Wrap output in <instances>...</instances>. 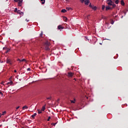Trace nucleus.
<instances>
[{
  "label": "nucleus",
  "mask_w": 128,
  "mask_h": 128,
  "mask_svg": "<svg viewBox=\"0 0 128 128\" xmlns=\"http://www.w3.org/2000/svg\"><path fill=\"white\" fill-rule=\"evenodd\" d=\"M50 44V42H48L46 40L45 42H44V47L45 48L46 50H50L49 46Z\"/></svg>",
  "instance_id": "nucleus-1"
},
{
  "label": "nucleus",
  "mask_w": 128,
  "mask_h": 128,
  "mask_svg": "<svg viewBox=\"0 0 128 128\" xmlns=\"http://www.w3.org/2000/svg\"><path fill=\"white\" fill-rule=\"evenodd\" d=\"M22 0H14V2L18 3V6H22Z\"/></svg>",
  "instance_id": "nucleus-2"
},
{
  "label": "nucleus",
  "mask_w": 128,
  "mask_h": 128,
  "mask_svg": "<svg viewBox=\"0 0 128 128\" xmlns=\"http://www.w3.org/2000/svg\"><path fill=\"white\" fill-rule=\"evenodd\" d=\"M9 81L10 82H8L6 83V86H8L7 88H8L10 86H12V84H14V82H12V77H10L9 78Z\"/></svg>",
  "instance_id": "nucleus-3"
},
{
  "label": "nucleus",
  "mask_w": 128,
  "mask_h": 128,
  "mask_svg": "<svg viewBox=\"0 0 128 128\" xmlns=\"http://www.w3.org/2000/svg\"><path fill=\"white\" fill-rule=\"evenodd\" d=\"M6 64H10V66H12V61L10 59L7 58V60H6Z\"/></svg>",
  "instance_id": "nucleus-4"
},
{
  "label": "nucleus",
  "mask_w": 128,
  "mask_h": 128,
  "mask_svg": "<svg viewBox=\"0 0 128 128\" xmlns=\"http://www.w3.org/2000/svg\"><path fill=\"white\" fill-rule=\"evenodd\" d=\"M74 74L72 72H69L68 73V78H72L74 76Z\"/></svg>",
  "instance_id": "nucleus-5"
},
{
  "label": "nucleus",
  "mask_w": 128,
  "mask_h": 128,
  "mask_svg": "<svg viewBox=\"0 0 128 128\" xmlns=\"http://www.w3.org/2000/svg\"><path fill=\"white\" fill-rule=\"evenodd\" d=\"M107 4L108 6H112V0H108Z\"/></svg>",
  "instance_id": "nucleus-6"
},
{
  "label": "nucleus",
  "mask_w": 128,
  "mask_h": 128,
  "mask_svg": "<svg viewBox=\"0 0 128 128\" xmlns=\"http://www.w3.org/2000/svg\"><path fill=\"white\" fill-rule=\"evenodd\" d=\"M64 26H63L62 25H59L58 26V30H64Z\"/></svg>",
  "instance_id": "nucleus-7"
},
{
  "label": "nucleus",
  "mask_w": 128,
  "mask_h": 128,
  "mask_svg": "<svg viewBox=\"0 0 128 128\" xmlns=\"http://www.w3.org/2000/svg\"><path fill=\"white\" fill-rule=\"evenodd\" d=\"M17 62H26V59L20 60V58H18Z\"/></svg>",
  "instance_id": "nucleus-8"
},
{
  "label": "nucleus",
  "mask_w": 128,
  "mask_h": 128,
  "mask_svg": "<svg viewBox=\"0 0 128 128\" xmlns=\"http://www.w3.org/2000/svg\"><path fill=\"white\" fill-rule=\"evenodd\" d=\"M17 14H18L24 16V12H21L20 10H18L17 11Z\"/></svg>",
  "instance_id": "nucleus-9"
},
{
  "label": "nucleus",
  "mask_w": 128,
  "mask_h": 128,
  "mask_svg": "<svg viewBox=\"0 0 128 128\" xmlns=\"http://www.w3.org/2000/svg\"><path fill=\"white\" fill-rule=\"evenodd\" d=\"M84 4L86 6H88V4H90V0H86L84 1Z\"/></svg>",
  "instance_id": "nucleus-10"
},
{
  "label": "nucleus",
  "mask_w": 128,
  "mask_h": 128,
  "mask_svg": "<svg viewBox=\"0 0 128 128\" xmlns=\"http://www.w3.org/2000/svg\"><path fill=\"white\" fill-rule=\"evenodd\" d=\"M63 20H64V22H66V20H68V18L66 16L63 17Z\"/></svg>",
  "instance_id": "nucleus-11"
},
{
  "label": "nucleus",
  "mask_w": 128,
  "mask_h": 128,
  "mask_svg": "<svg viewBox=\"0 0 128 128\" xmlns=\"http://www.w3.org/2000/svg\"><path fill=\"white\" fill-rule=\"evenodd\" d=\"M28 107L27 106H24L22 107V110H28Z\"/></svg>",
  "instance_id": "nucleus-12"
},
{
  "label": "nucleus",
  "mask_w": 128,
  "mask_h": 128,
  "mask_svg": "<svg viewBox=\"0 0 128 128\" xmlns=\"http://www.w3.org/2000/svg\"><path fill=\"white\" fill-rule=\"evenodd\" d=\"M45 110H46V106H43L42 107V108L41 109V110H42V112H44Z\"/></svg>",
  "instance_id": "nucleus-13"
},
{
  "label": "nucleus",
  "mask_w": 128,
  "mask_h": 128,
  "mask_svg": "<svg viewBox=\"0 0 128 128\" xmlns=\"http://www.w3.org/2000/svg\"><path fill=\"white\" fill-rule=\"evenodd\" d=\"M34 116H36V113H35L32 116V118H34Z\"/></svg>",
  "instance_id": "nucleus-14"
},
{
  "label": "nucleus",
  "mask_w": 128,
  "mask_h": 128,
  "mask_svg": "<svg viewBox=\"0 0 128 128\" xmlns=\"http://www.w3.org/2000/svg\"><path fill=\"white\" fill-rule=\"evenodd\" d=\"M40 2H42V4H44V3L46 2V0H40Z\"/></svg>",
  "instance_id": "nucleus-15"
},
{
  "label": "nucleus",
  "mask_w": 128,
  "mask_h": 128,
  "mask_svg": "<svg viewBox=\"0 0 128 128\" xmlns=\"http://www.w3.org/2000/svg\"><path fill=\"white\" fill-rule=\"evenodd\" d=\"M122 6H124V0H122L120 1Z\"/></svg>",
  "instance_id": "nucleus-16"
},
{
  "label": "nucleus",
  "mask_w": 128,
  "mask_h": 128,
  "mask_svg": "<svg viewBox=\"0 0 128 128\" xmlns=\"http://www.w3.org/2000/svg\"><path fill=\"white\" fill-rule=\"evenodd\" d=\"M70 102H71V104H75L76 103V100H71Z\"/></svg>",
  "instance_id": "nucleus-17"
},
{
  "label": "nucleus",
  "mask_w": 128,
  "mask_h": 128,
  "mask_svg": "<svg viewBox=\"0 0 128 128\" xmlns=\"http://www.w3.org/2000/svg\"><path fill=\"white\" fill-rule=\"evenodd\" d=\"M10 48H6V54H8V52H10Z\"/></svg>",
  "instance_id": "nucleus-18"
},
{
  "label": "nucleus",
  "mask_w": 128,
  "mask_h": 128,
  "mask_svg": "<svg viewBox=\"0 0 128 128\" xmlns=\"http://www.w3.org/2000/svg\"><path fill=\"white\" fill-rule=\"evenodd\" d=\"M92 10H96V6H92Z\"/></svg>",
  "instance_id": "nucleus-19"
},
{
  "label": "nucleus",
  "mask_w": 128,
  "mask_h": 128,
  "mask_svg": "<svg viewBox=\"0 0 128 128\" xmlns=\"http://www.w3.org/2000/svg\"><path fill=\"white\" fill-rule=\"evenodd\" d=\"M106 10H110V8L108 6H106Z\"/></svg>",
  "instance_id": "nucleus-20"
},
{
  "label": "nucleus",
  "mask_w": 128,
  "mask_h": 128,
  "mask_svg": "<svg viewBox=\"0 0 128 128\" xmlns=\"http://www.w3.org/2000/svg\"><path fill=\"white\" fill-rule=\"evenodd\" d=\"M61 12H66V9H62V10H61Z\"/></svg>",
  "instance_id": "nucleus-21"
},
{
  "label": "nucleus",
  "mask_w": 128,
  "mask_h": 128,
  "mask_svg": "<svg viewBox=\"0 0 128 128\" xmlns=\"http://www.w3.org/2000/svg\"><path fill=\"white\" fill-rule=\"evenodd\" d=\"M2 116H4L5 114H6V112L4 111L2 112Z\"/></svg>",
  "instance_id": "nucleus-22"
},
{
  "label": "nucleus",
  "mask_w": 128,
  "mask_h": 128,
  "mask_svg": "<svg viewBox=\"0 0 128 128\" xmlns=\"http://www.w3.org/2000/svg\"><path fill=\"white\" fill-rule=\"evenodd\" d=\"M38 114H42V110H38Z\"/></svg>",
  "instance_id": "nucleus-23"
},
{
  "label": "nucleus",
  "mask_w": 128,
  "mask_h": 128,
  "mask_svg": "<svg viewBox=\"0 0 128 128\" xmlns=\"http://www.w3.org/2000/svg\"><path fill=\"white\" fill-rule=\"evenodd\" d=\"M104 8H106V6H104V5H102V10H104Z\"/></svg>",
  "instance_id": "nucleus-24"
},
{
  "label": "nucleus",
  "mask_w": 128,
  "mask_h": 128,
  "mask_svg": "<svg viewBox=\"0 0 128 128\" xmlns=\"http://www.w3.org/2000/svg\"><path fill=\"white\" fill-rule=\"evenodd\" d=\"M52 126H56V123H52L51 124Z\"/></svg>",
  "instance_id": "nucleus-25"
},
{
  "label": "nucleus",
  "mask_w": 128,
  "mask_h": 128,
  "mask_svg": "<svg viewBox=\"0 0 128 128\" xmlns=\"http://www.w3.org/2000/svg\"><path fill=\"white\" fill-rule=\"evenodd\" d=\"M118 2H119L118 0H116L115 1V4H118Z\"/></svg>",
  "instance_id": "nucleus-26"
},
{
  "label": "nucleus",
  "mask_w": 128,
  "mask_h": 128,
  "mask_svg": "<svg viewBox=\"0 0 128 128\" xmlns=\"http://www.w3.org/2000/svg\"><path fill=\"white\" fill-rule=\"evenodd\" d=\"M18 8H16L14 10V12H18Z\"/></svg>",
  "instance_id": "nucleus-27"
},
{
  "label": "nucleus",
  "mask_w": 128,
  "mask_h": 128,
  "mask_svg": "<svg viewBox=\"0 0 128 128\" xmlns=\"http://www.w3.org/2000/svg\"><path fill=\"white\" fill-rule=\"evenodd\" d=\"M89 6L90 8H92V3H90V4H89Z\"/></svg>",
  "instance_id": "nucleus-28"
},
{
  "label": "nucleus",
  "mask_w": 128,
  "mask_h": 128,
  "mask_svg": "<svg viewBox=\"0 0 128 128\" xmlns=\"http://www.w3.org/2000/svg\"><path fill=\"white\" fill-rule=\"evenodd\" d=\"M50 116L48 118V119L47 120L48 122H50Z\"/></svg>",
  "instance_id": "nucleus-29"
},
{
  "label": "nucleus",
  "mask_w": 128,
  "mask_h": 128,
  "mask_svg": "<svg viewBox=\"0 0 128 128\" xmlns=\"http://www.w3.org/2000/svg\"><path fill=\"white\" fill-rule=\"evenodd\" d=\"M80 1L81 2H82V4H83L84 2H85L84 0H80Z\"/></svg>",
  "instance_id": "nucleus-30"
},
{
  "label": "nucleus",
  "mask_w": 128,
  "mask_h": 128,
  "mask_svg": "<svg viewBox=\"0 0 128 128\" xmlns=\"http://www.w3.org/2000/svg\"><path fill=\"white\" fill-rule=\"evenodd\" d=\"M66 10H72V8H66Z\"/></svg>",
  "instance_id": "nucleus-31"
},
{
  "label": "nucleus",
  "mask_w": 128,
  "mask_h": 128,
  "mask_svg": "<svg viewBox=\"0 0 128 128\" xmlns=\"http://www.w3.org/2000/svg\"><path fill=\"white\" fill-rule=\"evenodd\" d=\"M1 84H3L4 86V82H2L1 83Z\"/></svg>",
  "instance_id": "nucleus-32"
},
{
  "label": "nucleus",
  "mask_w": 128,
  "mask_h": 128,
  "mask_svg": "<svg viewBox=\"0 0 128 128\" xmlns=\"http://www.w3.org/2000/svg\"><path fill=\"white\" fill-rule=\"evenodd\" d=\"M27 70H28V72H30V68H28L27 69Z\"/></svg>",
  "instance_id": "nucleus-33"
},
{
  "label": "nucleus",
  "mask_w": 128,
  "mask_h": 128,
  "mask_svg": "<svg viewBox=\"0 0 128 128\" xmlns=\"http://www.w3.org/2000/svg\"><path fill=\"white\" fill-rule=\"evenodd\" d=\"M6 48H6V47H4V48H3V50H6Z\"/></svg>",
  "instance_id": "nucleus-34"
},
{
  "label": "nucleus",
  "mask_w": 128,
  "mask_h": 128,
  "mask_svg": "<svg viewBox=\"0 0 128 128\" xmlns=\"http://www.w3.org/2000/svg\"><path fill=\"white\" fill-rule=\"evenodd\" d=\"M0 94H2H2H2V92L0 91Z\"/></svg>",
  "instance_id": "nucleus-35"
},
{
  "label": "nucleus",
  "mask_w": 128,
  "mask_h": 128,
  "mask_svg": "<svg viewBox=\"0 0 128 128\" xmlns=\"http://www.w3.org/2000/svg\"><path fill=\"white\" fill-rule=\"evenodd\" d=\"M18 108H20V106L16 108V110H18Z\"/></svg>",
  "instance_id": "nucleus-36"
},
{
  "label": "nucleus",
  "mask_w": 128,
  "mask_h": 128,
  "mask_svg": "<svg viewBox=\"0 0 128 128\" xmlns=\"http://www.w3.org/2000/svg\"><path fill=\"white\" fill-rule=\"evenodd\" d=\"M114 21L112 20V22H111V24H114Z\"/></svg>",
  "instance_id": "nucleus-37"
},
{
  "label": "nucleus",
  "mask_w": 128,
  "mask_h": 128,
  "mask_svg": "<svg viewBox=\"0 0 128 128\" xmlns=\"http://www.w3.org/2000/svg\"><path fill=\"white\" fill-rule=\"evenodd\" d=\"M40 36H42V33H41V34H40Z\"/></svg>",
  "instance_id": "nucleus-38"
},
{
  "label": "nucleus",
  "mask_w": 128,
  "mask_h": 128,
  "mask_svg": "<svg viewBox=\"0 0 128 128\" xmlns=\"http://www.w3.org/2000/svg\"><path fill=\"white\" fill-rule=\"evenodd\" d=\"M2 114L0 113V118H2Z\"/></svg>",
  "instance_id": "nucleus-39"
},
{
  "label": "nucleus",
  "mask_w": 128,
  "mask_h": 128,
  "mask_svg": "<svg viewBox=\"0 0 128 128\" xmlns=\"http://www.w3.org/2000/svg\"><path fill=\"white\" fill-rule=\"evenodd\" d=\"M26 21L27 22H30V20H28V19H26Z\"/></svg>",
  "instance_id": "nucleus-40"
},
{
  "label": "nucleus",
  "mask_w": 128,
  "mask_h": 128,
  "mask_svg": "<svg viewBox=\"0 0 128 128\" xmlns=\"http://www.w3.org/2000/svg\"><path fill=\"white\" fill-rule=\"evenodd\" d=\"M47 100H50V98H47Z\"/></svg>",
  "instance_id": "nucleus-41"
},
{
  "label": "nucleus",
  "mask_w": 128,
  "mask_h": 128,
  "mask_svg": "<svg viewBox=\"0 0 128 128\" xmlns=\"http://www.w3.org/2000/svg\"><path fill=\"white\" fill-rule=\"evenodd\" d=\"M112 6H116V4H113Z\"/></svg>",
  "instance_id": "nucleus-42"
},
{
  "label": "nucleus",
  "mask_w": 128,
  "mask_h": 128,
  "mask_svg": "<svg viewBox=\"0 0 128 128\" xmlns=\"http://www.w3.org/2000/svg\"><path fill=\"white\" fill-rule=\"evenodd\" d=\"M14 72H16V70H14Z\"/></svg>",
  "instance_id": "nucleus-43"
},
{
  "label": "nucleus",
  "mask_w": 128,
  "mask_h": 128,
  "mask_svg": "<svg viewBox=\"0 0 128 128\" xmlns=\"http://www.w3.org/2000/svg\"><path fill=\"white\" fill-rule=\"evenodd\" d=\"M88 16H90V15H88Z\"/></svg>",
  "instance_id": "nucleus-44"
},
{
  "label": "nucleus",
  "mask_w": 128,
  "mask_h": 128,
  "mask_svg": "<svg viewBox=\"0 0 128 128\" xmlns=\"http://www.w3.org/2000/svg\"><path fill=\"white\" fill-rule=\"evenodd\" d=\"M74 80H76V78H74Z\"/></svg>",
  "instance_id": "nucleus-45"
},
{
  "label": "nucleus",
  "mask_w": 128,
  "mask_h": 128,
  "mask_svg": "<svg viewBox=\"0 0 128 128\" xmlns=\"http://www.w3.org/2000/svg\"><path fill=\"white\" fill-rule=\"evenodd\" d=\"M66 0L68 2V0Z\"/></svg>",
  "instance_id": "nucleus-46"
}]
</instances>
